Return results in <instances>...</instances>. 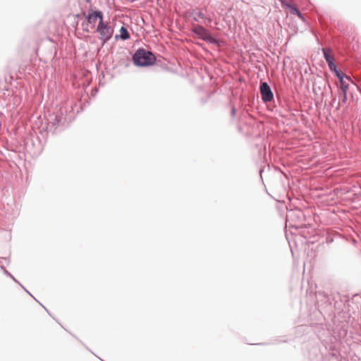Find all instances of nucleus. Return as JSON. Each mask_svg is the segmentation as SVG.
Listing matches in <instances>:
<instances>
[{
	"instance_id": "nucleus-6",
	"label": "nucleus",
	"mask_w": 361,
	"mask_h": 361,
	"mask_svg": "<svg viewBox=\"0 0 361 361\" xmlns=\"http://www.w3.org/2000/svg\"><path fill=\"white\" fill-rule=\"evenodd\" d=\"M260 92L262 98L264 102H270L274 96L270 87L267 82H262L260 85Z\"/></svg>"
},
{
	"instance_id": "nucleus-1",
	"label": "nucleus",
	"mask_w": 361,
	"mask_h": 361,
	"mask_svg": "<svg viewBox=\"0 0 361 361\" xmlns=\"http://www.w3.org/2000/svg\"><path fill=\"white\" fill-rule=\"evenodd\" d=\"M86 22L82 23V30L86 32H90L96 27V24L100 25L103 21V13L100 11H90L87 13H83Z\"/></svg>"
},
{
	"instance_id": "nucleus-10",
	"label": "nucleus",
	"mask_w": 361,
	"mask_h": 361,
	"mask_svg": "<svg viewBox=\"0 0 361 361\" xmlns=\"http://www.w3.org/2000/svg\"><path fill=\"white\" fill-rule=\"evenodd\" d=\"M328 64H329V68L331 71H334L336 73V71H338L336 70V66L334 64V63L333 62V61L328 62Z\"/></svg>"
},
{
	"instance_id": "nucleus-4",
	"label": "nucleus",
	"mask_w": 361,
	"mask_h": 361,
	"mask_svg": "<svg viewBox=\"0 0 361 361\" xmlns=\"http://www.w3.org/2000/svg\"><path fill=\"white\" fill-rule=\"evenodd\" d=\"M192 32L204 40L210 41L212 39L207 30L201 25H195L192 27Z\"/></svg>"
},
{
	"instance_id": "nucleus-3",
	"label": "nucleus",
	"mask_w": 361,
	"mask_h": 361,
	"mask_svg": "<svg viewBox=\"0 0 361 361\" xmlns=\"http://www.w3.org/2000/svg\"><path fill=\"white\" fill-rule=\"evenodd\" d=\"M96 31L99 34V38L104 45L112 37L114 33L113 27L107 22H102L100 25H97Z\"/></svg>"
},
{
	"instance_id": "nucleus-8",
	"label": "nucleus",
	"mask_w": 361,
	"mask_h": 361,
	"mask_svg": "<svg viewBox=\"0 0 361 361\" xmlns=\"http://www.w3.org/2000/svg\"><path fill=\"white\" fill-rule=\"evenodd\" d=\"M323 52L324 58L327 62L333 61V58L331 56V51L330 49H324Z\"/></svg>"
},
{
	"instance_id": "nucleus-9",
	"label": "nucleus",
	"mask_w": 361,
	"mask_h": 361,
	"mask_svg": "<svg viewBox=\"0 0 361 361\" xmlns=\"http://www.w3.org/2000/svg\"><path fill=\"white\" fill-rule=\"evenodd\" d=\"M288 6L290 8V13L292 14L297 15V16H298L300 18L302 17L300 12L299 11V10L295 6H290V5H288Z\"/></svg>"
},
{
	"instance_id": "nucleus-5",
	"label": "nucleus",
	"mask_w": 361,
	"mask_h": 361,
	"mask_svg": "<svg viewBox=\"0 0 361 361\" xmlns=\"http://www.w3.org/2000/svg\"><path fill=\"white\" fill-rule=\"evenodd\" d=\"M336 76L339 78L341 87L343 93L344 99H346V92L348 89L350 78L348 76L344 75L342 73L336 71Z\"/></svg>"
},
{
	"instance_id": "nucleus-7",
	"label": "nucleus",
	"mask_w": 361,
	"mask_h": 361,
	"mask_svg": "<svg viewBox=\"0 0 361 361\" xmlns=\"http://www.w3.org/2000/svg\"><path fill=\"white\" fill-rule=\"evenodd\" d=\"M120 37L122 39H127L130 37L128 30L124 27H121L120 30Z\"/></svg>"
},
{
	"instance_id": "nucleus-2",
	"label": "nucleus",
	"mask_w": 361,
	"mask_h": 361,
	"mask_svg": "<svg viewBox=\"0 0 361 361\" xmlns=\"http://www.w3.org/2000/svg\"><path fill=\"white\" fill-rule=\"evenodd\" d=\"M134 63L140 66L152 65L155 61L154 56L149 51L144 49L137 50L133 56Z\"/></svg>"
}]
</instances>
